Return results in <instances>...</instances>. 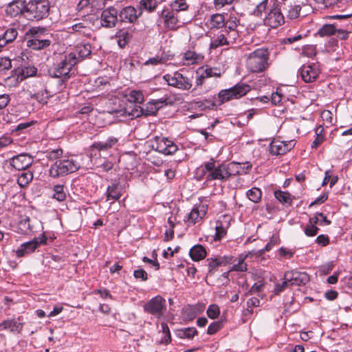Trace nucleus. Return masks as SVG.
<instances>
[{"label":"nucleus","instance_id":"338daca9","mask_svg":"<svg viewBox=\"0 0 352 352\" xmlns=\"http://www.w3.org/2000/svg\"><path fill=\"white\" fill-rule=\"evenodd\" d=\"M316 242L319 245L326 246L329 243V238L327 235L320 234L317 236Z\"/></svg>","mask_w":352,"mask_h":352},{"label":"nucleus","instance_id":"a19ab883","mask_svg":"<svg viewBox=\"0 0 352 352\" xmlns=\"http://www.w3.org/2000/svg\"><path fill=\"white\" fill-rule=\"evenodd\" d=\"M210 23L211 29H219L224 25V16L221 14H212Z\"/></svg>","mask_w":352,"mask_h":352},{"label":"nucleus","instance_id":"dca6fc26","mask_svg":"<svg viewBox=\"0 0 352 352\" xmlns=\"http://www.w3.org/2000/svg\"><path fill=\"white\" fill-rule=\"evenodd\" d=\"M320 72V67L318 63L303 65L299 71L302 80L306 82L314 81L318 78Z\"/></svg>","mask_w":352,"mask_h":352},{"label":"nucleus","instance_id":"6e6552de","mask_svg":"<svg viewBox=\"0 0 352 352\" xmlns=\"http://www.w3.org/2000/svg\"><path fill=\"white\" fill-rule=\"evenodd\" d=\"M96 19L92 16H85L80 20H74L75 22L67 28V32L70 34L77 33L85 37L90 38L94 32L95 21Z\"/></svg>","mask_w":352,"mask_h":352},{"label":"nucleus","instance_id":"774afa93","mask_svg":"<svg viewBox=\"0 0 352 352\" xmlns=\"http://www.w3.org/2000/svg\"><path fill=\"white\" fill-rule=\"evenodd\" d=\"M321 118L324 121L328 123H332L333 122V113L329 110H324L321 113Z\"/></svg>","mask_w":352,"mask_h":352},{"label":"nucleus","instance_id":"4d7b16f0","mask_svg":"<svg viewBox=\"0 0 352 352\" xmlns=\"http://www.w3.org/2000/svg\"><path fill=\"white\" fill-rule=\"evenodd\" d=\"M133 276L136 279H140L142 281H146L148 279V274L143 269L135 270L133 272Z\"/></svg>","mask_w":352,"mask_h":352},{"label":"nucleus","instance_id":"c85d7f7f","mask_svg":"<svg viewBox=\"0 0 352 352\" xmlns=\"http://www.w3.org/2000/svg\"><path fill=\"white\" fill-rule=\"evenodd\" d=\"M127 101L130 103V106L127 107L124 109V113L128 115L126 109L131 111L135 105H140L144 101V95L142 91L133 90L131 91L129 94L126 95Z\"/></svg>","mask_w":352,"mask_h":352},{"label":"nucleus","instance_id":"1a4fd4ad","mask_svg":"<svg viewBox=\"0 0 352 352\" xmlns=\"http://www.w3.org/2000/svg\"><path fill=\"white\" fill-rule=\"evenodd\" d=\"M270 10L264 19L265 25L272 28H277L285 23L283 8L280 2L272 0Z\"/></svg>","mask_w":352,"mask_h":352},{"label":"nucleus","instance_id":"7c9ffc66","mask_svg":"<svg viewBox=\"0 0 352 352\" xmlns=\"http://www.w3.org/2000/svg\"><path fill=\"white\" fill-rule=\"evenodd\" d=\"M23 323L16 320H4L0 324V330L10 329L12 332L20 333L22 331Z\"/></svg>","mask_w":352,"mask_h":352},{"label":"nucleus","instance_id":"864d4df0","mask_svg":"<svg viewBox=\"0 0 352 352\" xmlns=\"http://www.w3.org/2000/svg\"><path fill=\"white\" fill-rule=\"evenodd\" d=\"M222 322L215 321L211 323L207 329V333L209 335H213L217 333L219 329L222 328Z\"/></svg>","mask_w":352,"mask_h":352},{"label":"nucleus","instance_id":"473e14b6","mask_svg":"<svg viewBox=\"0 0 352 352\" xmlns=\"http://www.w3.org/2000/svg\"><path fill=\"white\" fill-rule=\"evenodd\" d=\"M190 258L195 261L203 260L207 255L206 250L201 245H194L189 252Z\"/></svg>","mask_w":352,"mask_h":352},{"label":"nucleus","instance_id":"c03bdc74","mask_svg":"<svg viewBox=\"0 0 352 352\" xmlns=\"http://www.w3.org/2000/svg\"><path fill=\"white\" fill-rule=\"evenodd\" d=\"M247 196L254 203H258L262 197V192L258 188L254 187L247 191Z\"/></svg>","mask_w":352,"mask_h":352},{"label":"nucleus","instance_id":"39448f33","mask_svg":"<svg viewBox=\"0 0 352 352\" xmlns=\"http://www.w3.org/2000/svg\"><path fill=\"white\" fill-rule=\"evenodd\" d=\"M77 63L76 53L67 54L55 65L53 71H50V74L52 77L61 78V81L64 82L72 75V69Z\"/></svg>","mask_w":352,"mask_h":352},{"label":"nucleus","instance_id":"e2e57ef3","mask_svg":"<svg viewBox=\"0 0 352 352\" xmlns=\"http://www.w3.org/2000/svg\"><path fill=\"white\" fill-rule=\"evenodd\" d=\"M289 285V282L285 279H284V281L283 283L276 284L274 288L275 294H278L280 292H283Z\"/></svg>","mask_w":352,"mask_h":352},{"label":"nucleus","instance_id":"f257e3e1","mask_svg":"<svg viewBox=\"0 0 352 352\" xmlns=\"http://www.w3.org/2000/svg\"><path fill=\"white\" fill-rule=\"evenodd\" d=\"M63 151L60 148H49L45 152V157L50 161H55L49 169V175L53 178H59L77 171L80 164L72 157L61 159Z\"/></svg>","mask_w":352,"mask_h":352},{"label":"nucleus","instance_id":"f03ea898","mask_svg":"<svg viewBox=\"0 0 352 352\" xmlns=\"http://www.w3.org/2000/svg\"><path fill=\"white\" fill-rule=\"evenodd\" d=\"M199 170H201L204 175L208 173L206 175L208 181L215 179L226 181L232 175L245 173L243 167L239 163L232 162L228 164H221L216 166L215 162L212 159L204 163Z\"/></svg>","mask_w":352,"mask_h":352},{"label":"nucleus","instance_id":"79ce46f5","mask_svg":"<svg viewBox=\"0 0 352 352\" xmlns=\"http://www.w3.org/2000/svg\"><path fill=\"white\" fill-rule=\"evenodd\" d=\"M177 336L180 338H192L197 334V331L195 327H188L177 330Z\"/></svg>","mask_w":352,"mask_h":352},{"label":"nucleus","instance_id":"aec40b11","mask_svg":"<svg viewBox=\"0 0 352 352\" xmlns=\"http://www.w3.org/2000/svg\"><path fill=\"white\" fill-rule=\"evenodd\" d=\"M283 8V11L287 17L290 19H296L300 16L301 6L294 0H285L280 2Z\"/></svg>","mask_w":352,"mask_h":352},{"label":"nucleus","instance_id":"ddd939ff","mask_svg":"<svg viewBox=\"0 0 352 352\" xmlns=\"http://www.w3.org/2000/svg\"><path fill=\"white\" fill-rule=\"evenodd\" d=\"M163 78L167 82L168 85L182 90L188 91L192 86L191 80L178 72H174L172 74H167L163 76Z\"/></svg>","mask_w":352,"mask_h":352},{"label":"nucleus","instance_id":"7ed1b4c3","mask_svg":"<svg viewBox=\"0 0 352 352\" xmlns=\"http://www.w3.org/2000/svg\"><path fill=\"white\" fill-rule=\"evenodd\" d=\"M26 45L33 50H42L52 45V34L44 27L30 28L25 33Z\"/></svg>","mask_w":352,"mask_h":352},{"label":"nucleus","instance_id":"72a5a7b5","mask_svg":"<svg viewBox=\"0 0 352 352\" xmlns=\"http://www.w3.org/2000/svg\"><path fill=\"white\" fill-rule=\"evenodd\" d=\"M117 42L120 47H124L131 41L132 34L127 30H120L116 35Z\"/></svg>","mask_w":352,"mask_h":352},{"label":"nucleus","instance_id":"4c0bfd02","mask_svg":"<svg viewBox=\"0 0 352 352\" xmlns=\"http://www.w3.org/2000/svg\"><path fill=\"white\" fill-rule=\"evenodd\" d=\"M275 197L283 204L291 205L292 199L291 195L287 192L282 190H276L274 192Z\"/></svg>","mask_w":352,"mask_h":352},{"label":"nucleus","instance_id":"a878e982","mask_svg":"<svg viewBox=\"0 0 352 352\" xmlns=\"http://www.w3.org/2000/svg\"><path fill=\"white\" fill-rule=\"evenodd\" d=\"M142 14V11L139 9H135L132 6H127L124 8L119 14V17L121 21L126 23H133Z\"/></svg>","mask_w":352,"mask_h":352},{"label":"nucleus","instance_id":"052dcab7","mask_svg":"<svg viewBox=\"0 0 352 352\" xmlns=\"http://www.w3.org/2000/svg\"><path fill=\"white\" fill-rule=\"evenodd\" d=\"M162 329L163 333L165 334L163 342L167 344L171 340L170 332L167 324L164 322L162 323Z\"/></svg>","mask_w":352,"mask_h":352},{"label":"nucleus","instance_id":"cd10ccee","mask_svg":"<svg viewBox=\"0 0 352 352\" xmlns=\"http://www.w3.org/2000/svg\"><path fill=\"white\" fill-rule=\"evenodd\" d=\"M204 56L193 50H188L182 55V63L184 65L189 66L199 64L203 61Z\"/></svg>","mask_w":352,"mask_h":352},{"label":"nucleus","instance_id":"a18cd8bd","mask_svg":"<svg viewBox=\"0 0 352 352\" xmlns=\"http://www.w3.org/2000/svg\"><path fill=\"white\" fill-rule=\"evenodd\" d=\"M33 179V175L30 172L22 173L17 179L19 185L21 187L27 186Z\"/></svg>","mask_w":352,"mask_h":352},{"label":"nucleus","instance_id":"09e8293b","mask_svg":"<svg viewBox=\"0 0 352 352\" xmlns=\"http://www.w3.org/2000/svg\"><path fill=\"white\" fill-rule=\"evenodd\" d=\"M182 314L186 319L192 320L196 317L197 312L194 307L188 306L182 309Z\"/></svg>","mask_w":352,"mask_h":352},{"label":"nucleus","instance_id":"37998d69","mask_svg":"<svg viewBox=\"0 0 352 352\" xmlns=\"http://www.w3.org/2000/svg\"><path fill=\"white\" fill-rule=\"evenodd\" d=\"M200 69H201V72L206 78H219L223 73V71L219 67H207L205 69L203 68H200Z\"/></svg>","mask_w":352,"mask_h":352},{"label":"nucleus","instance_id":"3c124183","mask_svg":"<svg viewBox=\"0 0 352 352\" xmlns=\"http://www.w3.org/2000/svg\"><path fill=\"white\" fill-rule=\"evenodd\" d=\"M37 69L34 66L25 67L21 69L22 78H26L36 74Z\"/></svg>","mask_w":352,"mask_h":352},{"label":"nucleus","instance_id":"5701e85b","mask_svg":"<svg viewBox=\"0 0 352 352\" xmlns=\"http://www.w3.org/2000/svg\"><path fill=\"white\" fill-rule=\"evenodd\" d=\"M118 21V10L113 7L104 10L101 14V25L105 28L116 26Z\"/></svg>","mask_w":352,"mask_h":352},{"label":"nucleus","instance_id":"b1692460","mask_svg":"<svg viewBox=\"0 0 352 352\" xmlns=\"http://www.w3.org/2000/svg\"><path fill=\"white\" fill-rule=\"evenodd\" d=\"M294 140L274 141L270 144V152L273 155H283L294 147Z\"/></svg>","mask_w":352,"mask_h":352},{"label":"nucleus","instance_id":"c756f323","mask_svg":"<svg viewBox=\"0 0 352 352\" xmlns=\"http://www.w3.org/2000/svg\"><path fill=\"white\" fill-rule=\"evenodd\" d=\"M122 187L119 182L112 183L111 185L109 186L107 189V200H111L112 202L118 200L122 195Z\"/></svg>","mask_w":352,"mask_h":352},{"label":"nucleus","instance_id":"2eb2a0df","mask_svg":"<svg viewBox=\"0 0 352 352\" xmlns=\"http://www.w3.org/2000/svg\"><path fill=\"white\" fill-rule=\"evenodd\" d=\"M47 239V237L43 234L41 237L22 243L16 252L17 256L21 257L33 252L40 245L46 244Z\"/></svg>","mask_w":352,"mask_h":352},{"label":"nucleus","instance_id":"bf43d9fd","mask_svg":"<svg viewBox=\"0 0 352 352\" xmlns=\"http://www.w3.org/2000/svg\"><path fill=\"white\" fill-rule=\"evenodd\" d=\"M12 67L11 60L8 58H0V71L10 69Z\"/></svg>","mask_w":352,"mask_h":352},{"label":"nucleus","instance_id":"9d476101","mask_svg":"<svg viewBox=\"0 0 352 352\" xmlns=\"http://www.w3.org/2000/svg\"><path fill=\"white\" fill-rule=\"evenodd\" d=\"M250 91V86L245 83H238L234 87L219 92L218 98L221 104L245 96Z\"/></svg>","mask_w":352,"mask_h":352},{"label":"nucleus","instance_id":"5fc2aeb1","mask_svg":"<svg viewBox=\"0 0 352 352\" xmlns=\"http://www.w3.org/2000/svg\"><path fill=\"white\" fill-rule=\"evenodd\" d=\"M206 262L208 263V273H212L213 270H214L216 267L221 266V263L219 260V258H207Z\"/></svg>","mask_w":352,"mask_h":352},{"label":"nucleus","instance_id":"de8ad7c7","mask_svg":"<svg viewBox=\"0 0 352 352\" xmlns=\"http://www.w3.org/2000/svg\"><path fill=\"white\" fill-rule=\"evenodd\" d=\"M336 31L334 25L325 24L318 32L320 36H326L333 34Z\"/></svg>","mask_w":352,"mask_h":352},{"label":"nucleus","instance_id":"0e129e2a","mask_svg":"<svg viewBox=\"0 0 352 352\" xmlns=\"http://www.w3.org/2000/svg\"><path fill=\"white\" fill-rule=\"evenodd\" d=\"M10 101V97L8 94H0V110L8 106Z\"/></svg>","mask_w":352,"mask_h":352},{"label":"nucleus","instance_id":"f704fd0d","mask_svg":"<svg viewBox=\"0 0 352 352\" xmlns=\"http://www.w3.org/2000/svg\"><path fill=\"white\" fill-rule=\"evenodd\" d=\"M91 45L89 43L85 44H79L76 47L75 52L73 53H76V56L78 58V62L84 58L87 57L91 54Z\"/></svg>","mask_w":352,"mask_h":352},{"label":"nucleus","instance_id":"6ab92c4d","mask_svg":"<svg viewBox=\"0 0 352 352\" xmlns=\"http://www.w3.org/2000/svg\"><path fill=\"white\" fill-rule=\"evenodd\" d=\"M208 208V204L204 202L196 205L188 215L187 222L188 224L194 225L202 220L207 212Z\"/></svg>","mask_w":352,"mask_h":352},{"label":"nucleus","instance_id":"4be33fe9","mask_svg":"<svg viewBox=\"0 0 352 352\" xmlns=\"http://www.w3.org/2000/svg\"><path fill=\"white\" fill-rule=\"evenodd\" d=\"M10 163L14 169L22 170L32 165L33 159L27 153H21L11 158Z\"/></svg>","mask_w":352,"mask_h":352},{"label":"nucleus","instance_id":"393cba45","mask_svg":"<svg viewBox=\"0 0 352 352\" xmlns=\"http://www.w3.org/2000/svg\"><path fill=\"white\" fill-rule=\"evenodd\" d=\"M118 142V139L114 137L109 138L104 142H98L94 143L90 146V158L92 159L94 155H96L97 153L100 151H106L111 148Z\"/></svg>","mask_w":352,"mask_h":352},{"label":"nucleus","instance_id":"f3484780","mask_svg":"<svg viewBox=\"0 0 352 352\" xmlns=\"http://www.w3.org/2000/svg\"><path fill=\"white\" fill-rule=\"evenodd\" d=\"M284 279L289 282L290 285H305L309 281V276L305 272L292 270L286 272Z\"/></svg>","mask_w":352,"mask_h":352},{"label":"nucleus","instance_id":"4468645a","mask_svg":"<svg viewBox=\"0 0 352 352\" xmlns=\"http://www.w3.org/2000/svg\"><path fill=\"white\" fill-rule=\"evenodd\" d=\"M160 109V102L158 101L149 102L146 108H142L140 105H135V107L129 111L126 109L128 115L133 118H138L141 116H153Z\"/></svg>","mask_w":352,"mask_h":352},{"label":"nucleus","instance_id":"e433bc0d","mask_svg":"<svg viewBox=\"0 0 352 352\" xmlns=\"http://www.w3.org/2000/svg\"><path fill=\"white\" fill-rule=\"evenodd\" d=\"M158 3L157 0H140L139 3L140 8L139 10H145L149 13L154 12L157 7Z\"/></svg>","mask_w":352,"mask_h":352},{"label":"nucleus","instance_id":"6e6d98bb","mask_svg":"<svg viewBox=\"0 0 352 352\" xmlns=\"http://www.w3.org/2000/svg\"><path fill=\"white\" fill-rule=\"evenodd\" d=\"M166 62V59L162 56H156L155 57L150 58L145 63V65H157L160 64H163Z\"/></svg>","mask_w":352,"mask_h":352},{"label":"nucleus","instance_id":"9b49d317","mask_svg":"<svg viewBox=\"0 0 352 352\" xmlns=\"http://www.w3.org/2000/svg\"><path fill=\"white\" fill-rule=\"evenodd\" d=\"M158 16L161 19L164 27L168 30H177L182 26L185 22L181 21L178 14L170 8H164Z\"/></svg>","mask_w":352,"mask_h":352},{"label":"nucleus","instance_id":"20e7f679","mask_svg":"<svg viewBox=\"0 0 352 352\" xmlns=\"http://www.w3.org/2000/svg\"><path fill=\"white\" fill-rule=\"evenodd\" d=\"M270 53L267 49L259 48L250 53L246 60V67L249 72L261 73L269 67Z\"/></svg>","mask_w":352,"mask_h":352},{"label":"nucleus","instance_id":"423d86ee","mask_svg":"<svg viewBox=\"0 0 352 352\" xmlns=\"http://www.w3.org/2000/svg\"><path fill=\"white\" fill-rule=\"evenodd\" d=\"M50 4L47 0H33L27 3L25 17L30 21H40L47 17Z\"/></svg>","mask_w":352,"mask_h":352},{"label":"nucleus","instance_id":"69168bd1","mask_svg":"<svg viewBox=\"0 0 352 352\" xmlns=\"http://www.w3.org/2000/svg\"><path fill=\"white\" fill-rule=\"evenodd\" d=\"M207 78L205 75H204L201 69L200 68L197 71V76H196V87L201 86L204 83V80Z\"/></svg>","mask_w":352,"mask_h":352},{"label":"nucleus","instance_id":"49530a36","mask_svg":"<svg viewBox=\"0 0 352 352\" xmlns=\"http://www.w3.org/2000/svg\"><path fill=\"white\" fill-rule=\"evenodd\" d=\"M268 1L269 0H263L261 3H259L254 10V14L256 16H261L262 14L267 10H270V6L272 3H269Z\"/></svg>","mask_w":352,"mask_h":352},{"label":"nucleus","instance_id":"412c9836","mask_svg":"<svg viewBox=\"0 0 352 352\" xmlns=\"http://www.w3.org/2000/svg\"><path fill=\"white\" fill-rule=\"evenodd\" d=\"M319 217L322 218V220L324 222V224L329 225L331 221L327 219V217L321 212H317L316 214L309 219V224L305 228V234L307 236H316L319 230V228L316 227V224L319 223Z\"/></svg>","mask_w":352,"mask_h":352},{"label":"nucleus","instance_id":"8fccbe9b","mask_svg":"<svg viewBox=\"0 0 352 352\" xmlns=\"http://www.w3.org/2000/svg\"><path fill=\"white\" fill-rule=\"evenodd\" d=\"M247 257L241 256L238 263L234 265L232 268V271L236 272H246L248 270L247 264L245 263L244 261Z\"/></svg>","mask_w":352,"mask_h":352},{"label":"nucleus","instance_id":"bb28decb","mask_svg":"<svg viewBox=\"0 0 352 352\" xmlns=\"http://www.w3.org/2000/svg\"><path fill=\"white\" fill-rule=\"evenodd\" d=\"M27 3L25 0H13L6 8V13L8 15L14 17L19 14L25 16V10H26Z\"/></svg>","mask_w":352,"mask_h":352},{"label":"nucleus","instance_id":"f8f14e48","mask_svg":"<svg viewBox=\"0 0 352 352\" xmlns=\"http://www.w3.org/2000/svg\"><path fill=\"white\" fill-rule=\"evenodd\" d=\"M144 310L160 319L166 310V300L162 296H156L144 305Z\"/></svg>","mask_w":352,"mask_h":352},{"label":"nucleus","instance_id":"a211bd4d","mask_svg":"<svg viewBox=\"0 0 352 352\" xmlns=\"http://www.w3.org/2000/svg\"><path fill=\"white\" fill-rule=\"evenodd\" d=\"M155 142V150L164 155H172L178 149L177 146L166 138L156 137Z\"/></svg>","mask_w":352,"mask_h":352},{"label":"nucleus","instance_id":"13d9d810","mask_svg":"<svg viewBox=\"0 0 352 352\" xmlns=\"http://www.w3.org/2000/svg\"><path fill=\"white\" fill-rule=\"evenodd\" d=\"M302 54L307 57H312L316 54V50L314 45H307L302 49Z\"/></svg>","mask_w":352,"mask_h":352},{"label":"nucleus","instance_id":"0eeeda50","mask_svg":"<svg viewBox=\"0 0 352 352\" xmlns=\"http://www.w3.org/2000/svg\"><path fill=\"white\" fill-rule=\"evenodd\" d=\"M239 37L236 30L223 28L214 33L211 37L210 47L217 49L224 45H230L236 43Z\"/></svg>","mask_w":352,"mask_h":352},{"label":"nucleus","instance_id":"ea45409f","mask_svg":"<svg viewBox=\"0 0 352 352\" xmlns=\"http://www.w3.org/2000/svg\"><path fill=\"white\" fill-rule=\"evenodd\" d=\"M170 10H173L177 14L181 11L188 10L189 6L185 0H175L170 5Z\"/></svg>","mask_w":352,"mask_h":352},{"label":"nucleus","instance_id":"680f3d73","mask_svg":"<svg viewBox=\"0 0 352 352\" xmlns=\"http://www.w3.org/2000/svg\"><path fill=\"white\" fill-rule=\"evenodd\" d=\"M234 0H214V6L216 10H220L225 6L232 3Z\"/></svg>","mask_w":352,"mask_h":352},{"label":"nucleus","instance_id":"603ef678","mask_svg":"<svg viewBox=\"0 0 352 352\" xmlns=\"http://www.w3.org/2000/svg\"><path fill=\"white\" fill-rule=\"evenodd\" d=\"M219 314V307L217 305H211L207 309V315L211 319H215L218 318Z\"/></svg>","mask_w":352,"mask_h":352},{"label":"nucleus","instance_id":"58836bf2","mask_svg":"<svg viewBox=\"0 0 352 352\" xmlns=\"http://www.w3.org/2000/svg\"><path fill=\"white\" fill-rule=\"evenodd\" d=\"M19 229L23 234H28L33 231V226L31 224L30 217H25L19 221Z\"/></svg>","mask_w":352,"mask_h":352},{"label":"nucleus","instance_id":"c9c22d12","mask_svg":"<svg viewBox=\"0 0 352 352\" xmlns=\"http://www.w3.org/2000/svg\"><path fill=\"white\" fill-rule=\"evenodd\" d=\"M52 198L58 201H63L67 197V190L64 185L57 184L53 187Z\"/></svg>","mask_w":352,"mask_h":352},{"label":"nucleus","instance_id":"2f4dec72","mask_svg":"<svg viewBox=\"0 0 352 352\" xmlns=\"http://www.w3.org/2000/svg\"><path fill=\"white\" fill-rule=\"evenodd\" d=\"M17 35L18 32L15 28H11L7 29L4 34L0 36V47H3L8 43L14 41Z\"/></svg>","mask_w":352,"mask_h":352}]
</instances>
